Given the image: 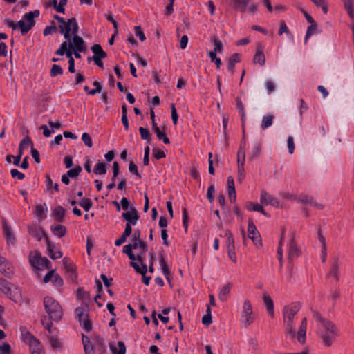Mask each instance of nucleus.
I'll use <instances>...</instances> for the list:
<instances>
[{"mask_svg": "<svg viewBox=\"0 0 354 354\" xmlns=\"http://www.w3.org/2000/svg\"><path fill=\"white\" fill-rule=\"evenodd\" d=\"M315 318L321 322L322 330H320V337L326 346H330L333 341L338 335L336 326L330 321L323 319L316 314Z\"/></svg>", "mask_w": 354, "mask_h": 354, "instance_id": "nucleus-1", "label": "nucleus"}, {"mask_svg": "<svg viewBox=\"0 0 354 354\" xmlns=\"http://www.w3.org/2000/svg\"><path fill=\"white\" fill-rule=\"evenodd\" d=\"M261 145L257 142L254 143L253 145V147L252 149L251 153H250L251 158H253L259 156L261 152Z\"/></svg>", "mask_w": 354, "mask_h": 354, "instance_id": "nucleus-52", "label": "nucleus"}, {"mask_svg": "<svg viewBox=\"0 0 354 354\" xmlns=\"http://www.w3.org/2000/svg\"><path fill=\"white\" fill-rule=\"evenodd\" d=\"M153 155L158 160L165 158L166 156L163 151L156 148H154L153 149Z\"/></svg>", "mask_w": 354, "mask_h": 354, "instance_id": "nucleus-64", "label": "nucleus"}, {"mask_svg": "<svg viewBox=\"0 0 354 354\" xmlns=\"http://www.w3.org/2000/svg\"><path fill=\"white\" fill-rule=\"evenodd\" d=\"M10 175L14 178H17L18 180H23L25 178L24 174L19 171L17 169H12L10 170Z\"/></svg>", "mask_w": 354, "mask_h": 354, "instance_id": "nucleus-53", "label": "nucleus"}, {"mask_svg": "<svg viewBox=\"0 0 354 354\" xmlns=\"http://www.w3.org/2000/svg\"><path fill=\"white\" fill-rule=\"evenodd\" d=\"M287 145L288 148V152L292 154L295 150V144L292 136H288L287 139Z\"/></svg>", "mask_w": 354, "mask_h": 354, "instance_id": "nucleus-58", "label": "nucleus"}, {"mask_svg": "<svg viewBox=\"0 0 354 354\" xmlns=\"http://www.w3.org/2000/svg\"><path fill=\"white\" fill-rule=\"evenodd\" d=\"M299 310V304H292L286 306L283 310V322L286 333L292 338L295 336V330L293 326V319Z\"/></svg>", "mask_w": 354, "mask_h": 354, "instance_id": "nucleus-2", "label": "nucleus"}, {"mask_svg": "<svg viewBox=\"0 0 354 354\" xmlns=\"http://www.w3.org/2000/svg\"><path fill=\"white\" fill-rule=\"evenodd\" d=\"M118 346L119 350H118L115 346L110 345V350L113 354H125L126 353V346L123 342H118Z\"/></svg>", "mask_w": 354, "mask_h": 354, "instance_id": "nucleus-36", "label": "nucleus"}, {"mask_svg": "<svg viewBox=\"0 0 354 354\" xmlns=\"http://www.w3.org/2000/svg\"><path fill=\"white\" fill-rule=\"evenodd\" d=\"M63 73V69L62 68L57 64H53L50 71V75L51 77H56L59 75H62Z\"/></svg>", "mask_w": 354, "mask_h": 354, "instance_id": "nucleus-46", "label": "nucleus"}, {"mask_svg": "<svg viewBox=\"0 0 354 354\" xmlns=\"http://www.w3.org/2000/svg\"><path fill=\"white\" fill-rule=\"evenodd\" d=\"M84 211L88 212L93 206L92 201L88 198H83L82 201L78 203Z\"/></svg>", "mask_w": 354, "mask_h": 354, "instance_id": "nucleus-43", "label": "nucleus"}, {"mask_svg": "<svg viewBox=\"0 0 354 354\" xmlns=\"http://www.w3.org/2000/svg\"><path fill=\"white\" fill-rule=\"evenodd\" d=\"M82 140L86 146L88 147H91L93 146L92 140L88 133H83Z\"/></svg>", "mask_w": 354, "mask_h": 354, "instance_id": "nucleus-55", "label": "nucleus"}, {"mask_svg": "<svg viewBox=\"0 0 354 354\" xmlns=\"http://www.w3.org/2000/svg\"><path fill=\"white\" fill-rule=\"evenodd\" d=\"M91 50L94 54L93 57L105 58L106 57V53L100 44H94L91 47Z\"/></svg>", "mask_w": 354, "mask_h": 354, "instance_id": "nucleus-31", "label": "nucleus"}, {"mask_svg": "<svg viewBox=\"0 0 354 354\" xmlns=\"http://www.w3.org/2000/svg\"><path fill=\"white\" fill-rule=\"evenodd\" d=\"M286 33L288 36L290 35V32L285 23L284 21H280V27L278 31V34L281 35L282 34Z\"/></svg>", "mask_w": 354, "mask_h": 354, "instance_id": "nucleus-48", "label": "nucleus"}, {"mask_svg": "<svg viewBox=\"0 0 354 354\" xmlns=\"http://www.w3.org/2000/svg\"><path fill=\"white\" fill-rule=\"evenodd\" d=\"M141 266L138 265V263L134 261H131L130 266L137 272L138 273L140 274L141 275L146 274L147 272V266L142 262V263H140Z\"/></svg>", "mask_w": 354, "mask_h": 354, "instance_id": "nucleus-30", "label": "nucleus"}, {"mask_svg": "<svg viewBox=\"0 0 354 354\" xmlns=\"http://www.w3.org/2000/svg\"><path fill=\"white\" fill-rule=\"evenodd\" d=\"M306 328L307 319L306 318H304L301 321L299 331L297 333V339L301 344H304L306 341Z\"/></svg>", "mask_w": 354, "mask_h": 354, "instance_id": "nucleus-18", "label": "nucleus"}, {"mask_svg": "<svg viewBox=\"0 0 354 354\" xmlns=\"http://www.w3.org/2000/svg\"><path fill=\"white\" fill-rule=\"evenodd\" d=\"M171 119H172L173 123L174 124H177L178 120V115L177 113L176 109L174 104H171Z\"/></svg>", "mask_w": 354, "mask_h": 354, "instance_id": "nucleus-61", "label": "nucleus"}, {"mask_svg": "<svg viewBox=\"0 0 354 354\" xmlns=\"http://www.w3.org/2000/svg\"><path fill=\"white\" fill-rule=\"evenodd\" d=\"M49 342L51 347L55 349H59L61 348L62 344L54 336L49 337Z\"/></svg>", "mask_w": 354, "mask_h": 354, "instance_id": "nucleus-51", "label": "nucleus"}, {"mask_svg": "<svg viewBox=\"0 0 354 354\" xmlns=\"http://www.w3.org/2000/svg\"><path fill=\"white\" fill-rule=\"evenodd\" d=\"M317 23L315 21L310 23V26H309L307 28V31H306V36L304 38L305 43L307 42L308 38L311 35L316 34L317 32Z\"/></svg>", "mask_w": 354, "mask_h": 354, "instance_id": "nucleus-37", "label": "nucleus"}, {"mask_svg": "<svg viewBox=\"0 0 354 354\" xmlns=\"http://www.w3.org/2000/svg\"><path fill=\"white\" fill-rule=\"evenodd\" d=\"M233 8L239 12H244L249 3V0H232Z\"/></svg>", "mask_w": 354, "mask_h": 354, "instance_id": "nucleus-23", "label": "nucleus"}, {"mask_svg": "<svg viewBox=\"0 0 354 354\" xmlns=\"http://www.w3.org/2000/svg\"><path fill=\"white\" fill-rule=\"evenodd\" d=\"M50 230L53 234L59 238L63 237L66 233V227L59 224L51 225Z\"/></svg>", "mask_w": 354, "mask_h": 354, "instance_id": "nucleus-24", "label": "nucleus"}, {"mask_svg": "<svg viewBox=\"0 0 354 354\" xmlns=\"http://www.w3.org/2000/svg\"><path fill=\"white\" fill-rule=\"evenodd\" d=\"M247 209L249 211L259 212H261L263 214L267 216V213L265 212L262 205H261L258 203H254L250 202L247 205Z\"/></svg>", "mask_w": 354, "mask_h": 354, "instance_id": "nucleus-38", "label": "nucleus"}, {"mask_svg": "<svg viewBox=\"0 0 354 354\" xmlns=\"http://www.w3.org/2000/svg\"><path fill=\"white\" fill-rule=\"evenodd\" d=\"M134 30H135V35L139 37V39L141 41H144L146 39V37L145 35V33L142 30L141 27L140 26H135Z\"/></svg>", "mask_w": 354, "mask_h": 354, "instance_id": "nucleus-57", "label": "nucleus"}, {"mask_svg": "<svg viewBox=\"0 0 354 354\" xmlns=\"http://www.w3.org/2000/svg\"><path fill=\"white\" fill-rule=\"evenodd\" d=\"M17 26L22 35H25L33 27L22 19L17 22Z\"/></svg>", "mask_w": 354, "mask_h": 354, "instance_id": "nucleus-33", "label": "nucleus"}, {"mask_svg": "<svg viewBox=\"0 0 354 354\" xmlns=\"http://www.w3.org/2000/svg\"><path fill=\"white\" fill-rule=\"evenodd\" d=\"M260 203L265 205H270L273 207L279 206V199L265 190H262L261 192Z\"/></svg>", "mask_w": 354, "mask_h": 354, "instance_id": "nucleus-10", "label": "nucleus"}, {"mask_svg": "<svg viewBox=\"0 0 354 354\" xmlns=\"http://www.w3.org/2000/svg\"><path fill=\"white\" fill-rule=\"evenodd\" d=\"M224 236L227 238V241H226L227 249L235 248L234 238V236H233L232 233L231 232V231H230L228 230H226Z\"/></svg>", "mask_w": 354, "mask_h": 354, "instance_id": "nucleus-41", "label": "nucleus"}, {"mask_svg": "<svg viewBox=\"0 0 354 354\" xmlns=\"http://www.w3.org/2000/svg\"><path fill=\"white\" fill-rule=\"evenodd\" d=\"M241 62V55L239 53L233 54L229 59L227 70L231 74L234 73L235 64Z\"/></svg>", "mask_w": 354, "mask_h": 354, "instance_id": "nucleus-21", "label": "nucleus"}, {"mask_svg": "<svg viewBox=\"0 0 354 354\" xmlns=\"http://www.w3.org/2000/svg\"><path fill=\"white\" fill-rule=\"evenodd\" d=\"M32 145V142L31 139L29 137H26L24 139L21 140V141L19 143V149H18V154L23 155L24 150L29 145Z\"/></svg>", "mask_w": 354, "mask_h": 354, "instance_id": "nucleus-35", "label": "nucleus"}, {"mask_svg": "<svg viewBox=\"0 0 354 354\" xmlns=\"http://www.w3.org/2000/svg\"><path fill=\"white\" fill-rule=\"evenodd\" d=\"M75 313L78 321L83 328L86 332L91 331L92 329L91 322L88 319V315L84 313V309L82 308L77 307L75 309Z\"/></svg>", "mask_w": 354, "mask_h": 354, "instance_id": "nucleus-9", "label": "nucleus"}, {"mask_svg": "<svg viewBox=\"0 0 354 354\" xmlns=\"http://www.w3.org/2000/svg\"><path fill=\"white\" fill-rule=\"evenodd\" d=\"M40 15V11L39 10H35L34 11H30L26 13L23 17L22 19L26 21L28 24L34 26L35 24V18L38 17Z\"/></svg>", "mask_w": 354, "mask_h": 354, "instance_id": "nucleus-19", "label": "nucleus"}, {"mask_svg": "<svg viewBox=\"0 0 354 354\" xmlns=\"http://www.w3.org/2000/svg\"><path fill=\"white\" fill-rule=\"evenodd\" d=\"M251 312H242L241 322L245 326H248L253 322Z\"/></svg>", "mask_w": 354, "mask_h": 354, "instance_id": "nucleus-39", "label": "nucleus"}, {"mask_svg": "<svg viewBox=\"0 0 354 354\" xmlns=\"http://www.w3.org/2000/svg\"><path fill=\"white\" fill-rule=\"evenodd\" d=\"M229 198L231 203H234L236 201V190L235 187H227Z\"/></svg>", "mask_w": 354, "mask_h": 354, "instance_id": "nucleus-63", "label": "nucleus"}, {"mask_svg": "<svg viewBox=\"0 0 354 354\" xmlns=\"http://www.w3.org/2000/svg\"><path fill=\"white\" fill-rule=\"evenodd\" d=\"M71 42L73 45V48H72L73 50H77L79 52L85 51L86 47L84 46V41L77 33L72 36Z\"/></svg>", "mask_w": 354, "mask_h": 354, "instance_id": "nucleus-16", "label": "nucleus"}, {"mask_svg": "<svg viewBox=\"0 0 354 354\" xmlns=\"http://www.w3.org/2000/svg\"><path fill=\"white\" fill-rule=\"evenodd\" d=\"M3 232L6 236V241L8 245L14 244L15 242V237L12 232L10 227H9L4 221L3 224Z\"/></svg>", "mask_w": 354, "mask_h": 354, "instance_id": "nucleus-20", "label": "nucleus"}, {"mask_svg": "<svg viewBox=\"0 0 354 354\" xmlns=\"http://www.w3.org/2000/svg\"><path fill=\"white\" fill-rule=\"evenodd\" d=\"M274 117L272 115H264L262 118V122L261 124V128L262 130H266V129L271 127L273 124Z\"/></svg>", "mask_w": 354, "mask_h": 354, "instance_id": "nucleus-32", "label": "nucleus"}, {"mask_svg": "<svg viewBox=\"0 0 354 354\" xmlns=\"http://www.w3.org/2000/svg\"><path fill=\"white\" fill-rule=\"evenodd\" d=\"M253 61L254 63L263 66L266 63V57L261 47H258L254 56Z\"/></svg>", "mask_w": 354, "mask_h": 354, "instance_id": "nucleus-26", "label": "nucleus"}, {"mask_svg": "<svg viewBox=\"0 0 354 354\" xmlns=\"http://www.w3.org/2000/svg\"><path fill=\"white\" fill-rule=\"evenodd\" d=\"M248 238L252 240L254 244L256 245H261V238L259 232L257 231L256 226L252 221L248 223Z\"/></svg>", "mask_w": 354, "mask_h": 354, "instance_id": "nucleus-13", "label": "nucleus"}, {"mask_svg": "<svg viewBox=\"0 0 354 354\" xmlns=\"http://www.w3.org/2000/svg\"><path fill=\"white\" fill-rule=\"evenodd\" d=\"M53 215L57 222H63L65 216V209L62 206H57L55 208Z\"/></svg>", "mask_w": 354, "mask_h": 354, "instance_id": "nucleus-27", "label": "nucleus"}, {"mask_svg": "<svg viewBox=\"0 0 354 354\" xmlns=\"http://www.w3.org/2000/svg\"><path fill=\"white\" fill-rule=\"evenodd\" d=\"M263 301L266 306L268 313L270 315H274V303L271 297L266 292L263 294Z\"/></svg>", "mask_w": 354, "mask_h": 354, "instance_id": "nucleus-25", "label": "nucleus"}, {"mask_svg": "<svg viewBox=\"0 0 354 354\" xmlns=\"http://www.w3.org/2000/svg\"><path fill=\"white\" fill-rule=\"evenodd\" d=\"M66 40L67 41L62 42L59 48L56 50L55 54L57 55H64L65 52L69 50V48H73V45L71 42V38L70 37Z\"/></svg>", "mask_w": 354, "mask_h": 354, "instance_id": "nucleus-22", "label": "nucleus"}, {"mask_svg": "<svg viewBox=\"0 0 354 354\" xmlns=\"http://www.w3.org/2000/svg\"><path fill=\"white\" fill-rule=\"evenodd\" d=\"M94 172L97 175H103L106 173V167L104 162H97L95 165Z\"/></svg>", "mask_w": 354, "mask_h": 354, "instance_id": "nucleus-44", "label": "nucleus"}, {"mask_svg": "<svg viewBox=\"0 0 354 354\" xmlns=\"http://www.w3.org/2000/svg\"><path fill=\"white\" fill-rule=\"evenodd\" d=\"M57 31V27L55 26H48L45 28L44 30L43 34L45 36L52 35Z\"/></svg>", "mask_w": 354, "mask_h": 354, "instance_id": "nucleus-62", "label": "nucleus"}, {"mask_svg": "<svg viewBox=\"0 0 354 354\" xmlns=\"http://www.w3.org/2000/svg\"><path fill=\"white\" fill-rule=\"evenodd\" d=\"M86 341V344L84 346L85 354H95L93 344L89 339H87Z\"/></svg>", "mask_w": 354, "mask_h": 354, "instance_id": "nucleus-56", "label": "nucleus"}, {"mask_svg": "<svg viewBox=\"0 0 354 354\" xmlns=\"http://www.w3.org/2000/svg\"><path fill=\"white\" fill-rule=\"evenodd\" d=\"M46 243L49 257L53 259H57L62 257V252L59 250H55V246L52 243L49 238L46 236Z\"/></svg>", "mask_w": 354, "mask_h": 354, "instance_id": "nucleus-14", "label": "nucleus"}, {"mask_svg": "<svg viewBox=\"0 0 354 354\" xmlns=\"http://www.w3.org/2000/svg\"><path fill=\"white\" fill-rule=\"evenodd\" d=\"M29 261L30 265L37 270H43L49 267L50 262L46 257L41 256L37 251L30 254Z\"/></svg>", "mask_w": 354, "mask_h": 354, "instance_id": "nucleus-6", "label": "nucleus"}, {"mask_svg": "<svg viewBox=\"0 0 354 354\" xmlns=\"http://www.w3.org/2000/svg\"><path fill=\"white\" fill-rule=\"evenodd\" d=\"M24 342L28 344L31 354H45L41 342L28 331L22 333Z\"/></svg>", "mask_w": 354, "mask_h": 354, "instance_id": "nucleus-5", "label": "nucleus"}, {"mask_svg": "<svg viewBox=\"0 0 354 354\" xmlns=\"http://www.w3.org/2000/svg\"><path fill=\"white\" fill-rule=\"evenodd\" d=\"M82 169L80 166H77L73 169H69L66 174L69 178H75L79 176Z\"/></svg>", "mask_w": 354, "mask_h": 354, "instance_id": "nucleus-45", "label": "nucleus"}, {"mask_svg": "<svg viewBox=\"0 0 354 354\" xmlns=\"http://www.w3.org/2000/svg\"><path fill=\"white\" fill-rule=\"evenodd\" d=\"M297 201L304 205H308L310 206L315 207L318 209H322L324 207L322 204L315 202L313 198L309 195L301 194L297 198Z\"/></svg>", "mask_w": 354, "mask_h": 354, "instance_id": "nucleus-12", "label": "nucleus"}, {"mask_svg": "<svg viewBox=\"0 0 354 354\" xmlns=\"http://www.w3.org/2000/svg\"><path fill=\"white\" fill-rule=\"evenodd\" d=\"M13 286L5 279L0 280V289L11 299L16 301V297L20 296V292L17 288L12 290Z\"/></svg>", "mask_w": 354, "mask_h": 354, "instance_id": "nucleus-7", "label": "nucleus"}, {"mask_svg": "<svg viewBox=\"0 0 354 354\" xmlns=\"http://www.w3.org/2000/svg\"><path fill=\"white\" fill-rule=\"evenodd\" d=\"M214 45V50L216 53H221L223 50V45L220 40H218L216 38H214L212 41Z\"/></svg>", "mask_w": 354, "mask_h": 354, "instance_id": "nucleus-59", "label": "nucleus"}, {"mask_svg": "<svg viewBox=\"0 0 354 354\" xmlns=\"http://www.w3.org/2000/svg\"><path fill=\"white\" fill-rule=\"evenodd\" d=\"M122 217L124 221H127L126 224H129L131 226L136 225L140 218L138 210L133 207H130L129 211L123 212L122 214Z\"/></svg>", "mask_w": 354, "mask_h": 354, "instance_id": "nucleus-8", "label": "nucleus"}, {"mask_svg": "<svg viewBox=\"0 0 354 354\" xmlns=\"http://www.w3.org/2000/svg\"><path fill=\"white\" fill-rule=\"evenodd\" d=\"M60 33L64 35V39H68L71 36L78 33L79 26L75 18L64 20V23L59 24Z\"/></svg>", "mask_w": 354, "mask_h": 354, "instance_id": "nucleus-4", "label": "nucleus"}, {"mask_svg": "<svg viewBox=\"0 0 354 354\" xmlns=\"http://www.w3.org/2000/svg\"><path fill=\"white\" fill-rule=\"evenodd\" d=\"M236 107L239 111V113H241V120L243 122V120H244V118H245V112H244V106H243V104L241 102V100L240 97H236ZM242 127H243V138H245V128H244V123L242 124Z\"/></svg>", "mask_w": 354, "mask_h": 354, "instance_id": "nucleus-34", "label": "nucleus"}, {"mask_svg": "<svg viewBox=\"0 0 354 354\" xmlns=\"http://www.w3.org/2000/svg\"><path fill=\"white\" fill-rule=\"evenodd\" d=\"M129 170L131 174L136 175L138 178H142V176L138 170L136 165L133 162H130L129 165Z\"/></svg>", "mask_w": 354, "mask_h": 354, "instance_id": "nucleus-50", "label": "nucleus"}, {"mask_svg": "<svg viewBox=\"0 0 354 354\" xmlns=\"http://www.w3.org/2000/svg\"><path fill=\"white\" fill-rule=\"evenodd\" d=\"M93 85L95 86L94 87V89H92V90H90L88 91V94L91 95H95V94L97 93H99L102 91V85L101 84L97 82V81H95L93 83Z\"/></svg>", "mask_w": 354, "mask_h": 354, "instance_id": "nucleus-49", "label": "nucleus"}, {"mask_svg": "<svg viewBox=\"0 0 354 354\" xmlns=\"http://www.w3.org/2000/svg\"><path fill=\"white\" fill-rule=\"evenodd\" d=\"M338 269H339V261L337 259H335L332 266L329 272V275L335 279V280H338Z\"/></svg>", "mask_w": 354, "mask_h": 354, "instance_id": "nucleus-42", "label": "nucleus"}, {"mask_svg": "<svg viewBox=\"0 0 354 354\" xmlns=\"http://www.w3.org/2000/svg\"><path fill=\"white\" fill-rule=\"evenodd\" d=\"M139 132L142 140H149L151 134L147 129L140 127L139 128Z\"/></svg>", "mask_w": 354, "mask_h": 354, "instance_id": "nucleus-54", "label": "nucleus"}, {"mask_svg": "<svg viewBox=\"0 0 354 354\" xmlns=\"http://www.w3.org/2000/svg\"><path fill=\"white\" fill-rule=\"evenodd\" d=\"M300 254V251L293 239H291L289 243L288 248V261H292L294 259L297 258Z\"/></svg>", "mask_w": 354, "mask_h": 354, "instance_id": "nucleus-17", "label": "nucleus"}, {"mask_svg": "<svg viewBox=\"0 0 354 354\" xmlns=\"http://www.w3.org/2000/svg\"><path fill=\"white\" fill-rule=\"evenodd\" d=\"M0 272L8 278L13 274V267L10 261L0 254Z\"/></svg>", "mask_w": 354, "mask_h": 354, "instance_id": "nucleus-11", "label": "nucleus"}, {"mask_svg": "<svg viewBox=\"0 0 354 354\" xmlns=\"http://www.w3.org/2000/svg\"><path fill=\"white\" fill-rule=\"evenodd\" d=\"M44 306L50 318L55 321L59 320L62 317V308L59 303L53 297L46 296L44 298Z\"/></svg>", "mask_w": 354, "mask_h": 354, "instance_id": "nucleus-3", "label": "nucleus"}, {"mask_svg": "<svg viewBox=\"0 0 354 354\" xmlns=\"http://www.w3.org/2000/svg\"><path fill=\"white\" fill-rule=\"evenodd\" d=\"M51 282L52 284L57 289V290L60 291L61 288L64 284V281L62 277L57 273H55Z\"/></svg>", "mask_w": 354, "mask_h": 354, "instance_id": "nucleus-40", "label": "nucleus"}, {"mask_svg": "<svg viewBox=\"0 0 354 354\" xmlns=\"http://www.w3.org/2000/svg\"><path fill=\"white\" fill-rule=\"evenodd\" d=\"M231 290V285L230 283L226 284L219 291L218 298L222 301H225Z\"/></svg>", "mask_w": 354, "mask_h": 354, "instance_id": "nucleus-29", "label": "nucleus"}, {"mask_svg": "<svg viewBox=\"0 0 354 354\" xmlns=\"http://www.w3.org/2000/svg\"><path fill=\"white\" fill-rule=\"evenodd\" d=\"M215 189L214 185H211L207 192V197L209 202H212L214 200V193Z\"/></svg>", "mask_w": 354, "mask_h": 354, "instance_id": "nucleus-60", "label": "nucleus"}, {"mask_svg": "<svg viewBox=\"0 0 354 354\" xmlns=\"http://www.w3.org/2000/svg\"><path fill=\"white\" fill-rule=\"evenodd\" d=\"M28 232L32 236L35 237L38 241H40L43 237H44V239L46 240V236H48L42 228L39 227L35 225L29 226L28 227Z\"/></svg>", "mask_w": 354, "mask_h": 354, "instance_id": "nucleus-15", "label": "nucleus"}, {"mask_svg": "<svg viewBox=\"0 0 354 354\" xmlns=\"http://www.w3.org/2000/svg\"><path fill=\"white\" fill-rule=\"evenodd\" d=\"M342 1L349 17L353 19L354 18V0H342Z\"/></svg>", "mask_w": 354, "mask_h": 354, "instance_id": "nucleus-28", "label": "nucleus"}, {"mask_svg": "<svg viewBox=\"0 0 354 354\" xmlns=\"http://www.w3.org/2000/svg\"><path fill=\"white\" fill-rule=\"evenodd\" d=\"M245 149L242 146L239 147L238 153H237V162L238 165L242 163L245 164Z\"/></svg>", "mask_w": 354, "mask_h": 354, "instance_id": "nucleus-47", "label": "nucleus"}]
</instances>
